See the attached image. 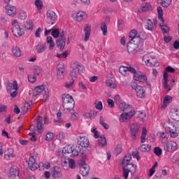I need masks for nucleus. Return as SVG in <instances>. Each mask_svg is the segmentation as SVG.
<instances>
[{
  "label": "nucleus",
  "instance_id": "9b49d317",
  "mask_svg": "<svg viewBox=\"0 0 179 179\" xmlns=\"http://www.w3.org/2000/svg\"><path fill=\"white\" fill-rule=\"evenodd\" d=\"M6 89L11 97H16L17 96V90L19 89L17 81L14 80L13 83H8Z\"/></svg>",
  "mask_w": 179,
  "mask_h": 179
},
{
  "label": "nucleus",
  "instance_id": "0e129e2a",
  "mask_svg": "<svg viewBox=\"0 0 179 179\" xmlns=\"http://www.w3.org/2000/svg\"><path fill=\"white\" fill-rule=\"evenodd\" d=\"M41 31H43V29H41V27H38L36 31H35V37L36 38H40V37H41Z\"/></svg>",
  "mask_w": 179,
  "mask_h": 179
},
{
  "label": "nucleus",
  "instance_id": "4468645a",
  "mask_svg": "<svg viewBox=\"0 0 179 179\" xmlns=\"http://www.w3.org/2000/svg\"><path fill=\"white\" fill-rule=\"evenodd\" d=\"M135 115V110L131 109L129 112L122 113L119 118L120 122H128Z\"/></svg>",
  "mask_w": 179,
  "mask_h": 179
},
{
  "label": "nucleus",
  "instance_id": "f3484780",
  "mask_svg": "<svg viewBox=\"0 0 179 179\" xmlns=\"http://www.w3.org/2000/svg\"><path fill=\"white\" fill-rule=\"evenodd\" d=\"M56 44L57 47L60 48V50H64L65 48V44H66V37L65 36L64 31H62L59 38L56 41Z\"/></svg>",
  "mask_w": 179,
  "mask_h": 179
},
{
  "label": "nucleus",
  "instance_id": "2f4dec72",
  "mask_svg": "<svg viewBox=\"0 0 179 179\" xmlns=\"http://www.w3.org/2000/svg\"><path fill=\"white\" fill-rule=\"evenodd\" d=\"M83 115L84 117H85V118L94 120V118H96V117L97 116V110H92L90 112H85Z\"/></svg>",
  "mask_w": 179,
  "mask_h": 179
},
{
  "label": "nucleus",
  "instance_id": "7ed1b4c3",
  "mask_svg": "<svg viewBox=\"0 0 179 179\" xmlns=\"http://www.w3.org/2000/svg\"><path fill=\"white\" fill-rule=\"evenodd\" d=\"M143 61L145 62L146 66H150L151 68H153V66L157 67L160 65L156 56L150 54L145 55L143 57Z\"/></svg>",
  "mask_w": 179,
  "mask_h": 179
},
{
  "label": "nucleus",
  "instance_id": "13d9d810",
  "mask_svg": "<svg viewBox=\"0 0 179 179\" xmlns=\"http://www.w3.org/2000/svg\"><path fill=\"white\" fill-rule=\"evenodd\" d=\"M52 36L55 38H58V37H59V36H61V34H59V30H58V29H52Z\"/></svg>",
  "mask_w": 179,
  "mask_h": 179
},
{
  "label": "nucleus",
  "instance_id": "72a5a7b5",
  "mask_svg": "<svg viewBox=\"0 0 179 179\" xmlns=\"http://www.w3.org/2000/svg\"><path fill=\"white\" fill-rule=\"evenodd\" d=\"M90 170V167L89 165H85V166H81L80 169V173L83 177H86V176L89 175V171Z\"/></svg>",
  "mask_w": 179,
  "mask_h": 179
},
{
  "label": "nucleus",
  "instance_id": "393cba45",
  "mask_svg": "<svg viewBox=\"0 0 179 179\" xmlns=\"http://www.w3.org/2000/svg\"><path fill=\"white\" fill-rule=\"evenodd\" d=\"M19 177V168L16 166H13L10 169V179H17Z\"/></svg>",
  "mask_w": 179,
  "mask_h": 179
},
{
  "label": "nucleus",
  "instance_id": "f8f14e48",
  "mask_svg": "<svg viewBox=\"0 0 179 179\" xmlns=\"http://www.w3.org/2000/svg\"><path fill=\"white\" fill-rule=\"evenodd\" d=\"M132 159V156H131L130 154L126 155L124 158L122 160V167L123 169H125L127 167V169H129L131 170V171H135L136 170V165L130 163L131 160Z\"/></svg>",
  "mask_w": 179,
  "mask_h": 179
},
{
  "label": "nucleus",
  "instance_id": "4be33fe9",
  "mask_svg": "<svg viewBox=\"0 0 179 179\" xmlns=\"http://www.w3.org/2000/svg\"><path fill=\"white\" fill-rule=\"evenodd\" d=\"M164 128L166 131H170L171 129H175V128H177V122L173 120H169L164 124Z\"/></svg>",
  "mask_w": 179,
  "mask_h": 179
},
{
  "label": "nucleus",
  "instance_id": "a18cd8bd",
  "mask_svg": "<svg viewBox=\"0 0 179 179\" xmlns=\"http://www.w3.org/2000/svg\"><path fill=\"white\" fill-rule=\"evenodd\" d=\"M141 152H149L150 150V145L148 144H143L139 147Z\"/></svg>",
  "mask_w": 179,
  "mask_h": 179
},
{
  "label": "nucleus",
  "instance_id": "49530a36",
  "mask_svg": "<svg viewBox=\"0 0 179 179\" xmlns=\"http://www.w3.org/2000/svg\"><path fill=\"white\" fill-rule=\"evenodd\" d=\"M55 136L54 135V133L49 131L45 135V141H47L48 142H51V141L54 139Z\"/></svg>",
  "mask_w": 179,
  "mask_h": 179
},
{
  "label": "nucleus",
  "instance_id": "3c124183",
  "mask_svg": "<svg viewBox=\"0 0 179 179\" xmlns=\"http://www.w3.org/2000/svg\"><path fill=\"white\" fill-rule=\"evenodd\" d=\"M36 51L38 54L44 52L45 51V45H38L36 46Z\"/></svg>",
  "mask_w": 179,
  "mask_h": 179
},
{
  "label": "nucleus",
  "instance_id": "dca6fc26",
  "mask_svg": "<svg viewBox=\"0 0 179 179\" xmlns=\"http://www.w3.org/2000/svg\"><path fill=\"white\" fill-rule=\"evenodd\" d=\"M164 149L166 152H176V150H178V145L177 143L171 141L164 144Z\"/></svg>",
  "mask_w": 179,
  "mask_h": 179
},
{
  "label": "nucleus",
  "instance_id": "680f3d73",
  "mask_svg": "<svg viewBox=\"0 0 179 179\" xmlns=\"http://www.w3.org/2000/svg\"><path fill=\"white\" fill-rule=\"evenodd\" d=\"M19 17L21 19V20H24L27 17V13L26 11H20L19 14Z\"/></svg>",
  "mask_w": 179,
  "mask_h": 179
},
{
  "label": "nucleus",
  "instance_id": "a878e982",
  "mask_svg": "<svg viewBox=\"0 0 179 179\" xmlns=\"http://www.w3.org/2000/svg\"><path fill=\"white\" fill-rule=\"evenodd\" d=\"M36 128L39 134L44 132V124H43V117L38 116L36 118Z\"/></svg>",
  "mask_w": 179,
  "mask_h": 179
},
{
  "label": "nucleus",
  "instance_id": "4d7b16f0",
  "mask_svg": "<svg viewBox=\"0 0 179 179\" xmlns=\"http://www.w3.org/2000/svg\"><path fill=\"white\" fill-rule=\"evenodd\" d=\"M57 72H60L62 73H65V66H64V64L61 63L59 64L57 66Z\"/></svg>",
  "mask_w": 179,
  "mask_h": 179
},
{
  "label": "nucleus",
  "instance_id": "79ce46f5",
  "mask_svg": "<svg viewBox=\"0 0 179 179\" xmlns=\"http://www.w3.org/2000/svg\"><path fill=\"white\" fill-rule=\"evenodd\" d=\"M106 85L110 89H117V84L114 83L111 80H106Z\"/></svg>",
  "mask_w": 179,
  "mask_h": 179
},
{
  "label": "nucleus",
  "instance_id": "6e6d98bb",
  "mask_svg": "<svg viewBox=\"0 0 179 179\" xmlns=\"http://www.w3.org/2000/svg\"><path fill=\"white\" fill-rule=\"evenodd\" d=\"M130 169H126V168H123V176L124 179H128V176L129 175V173L131 172Z\"/></svg>",
  "mask_w": 179,
  "mask_h": 179
},
{
  "label": "nucleus",
  "instance_id": "de8ad7c7",
  "mask_svg": "<svg viewBox=\"0 0 179 179\" xmlns=\"http://www.w3.org/2000/svg\"><path fill=\"white\" fill-rule=\"evenodd\" d=\"M153 22H152V20H148L145 24L146 30H150V31H152V30H153Z\"/></svg>",
  "mask_w": 179,
  "mask_h": 179
},
{
  "label": "nucleus",
  "instance_id": "9d476101",
  "mask_svg": "<svg viewBox=\"0 0 179 179\" xmlns=\"http://www.w3.org/2000/svg\"><path fill=\"white\" fill-rule=\"evenodd\" d=\"M157 13L158 19L162 22V24H159L162 31L163 33H169L170 31V28H169V26L164 24V18H163V9L162 7H157Z\"/></svg>",
  "mask_w": 179,
  "mask_h": 179
},
{
  "label": "nucleus",
  "instance_id": "cd10ccee",
  "mask_svg": "<svg viewBox=\"0 0 179 179\" xmlns=\"http://www.w3.org/2000/svg\"><path fill=\"white\" fill-rule=\"evenodd\" d=\"M84 41H89V39L90 38V33L92 31V26L89 24H86L84 26Z\"/></svg>",
  "mask_w": 179,
  "mask_h": 179
},
{
  "label": "nucleus",
  "instance_id": "e2e57ef3",
  "mask_svg": "<svg viewBox=\"0 0 179 179\" xmlns=\"http://www.w3.org/2000/svg\"><path fill=\"white\" fill-rule=\"evenodd\" d=\"M138 118H140L142 122H145V121H146V114H145V113L140 112L138 114Z\"/></svg>",
  "mask_w": 179,
  "mask_h": 179
},
{
  "label": "nucleus",
  "instance_id": "0eeeda50",
  "mask_svg": "<svg viewBox=\"0 0 179 179\" xmlns=\"http://www.w3.org/2000/svg\"><path fill=\"white\" fill-rule=\"evenodd\" d=\"M40 93L43 94V100L47 101V99L50 97V92L48 88L44 85H39L34 88V96H38Z\"/></svg>",
  "mask_w": 179,
  "mask_h": 179
},
{
  "label": "nucleus",
  "instance_id": "aec40b11",
  "mask_svg": "<svg viewBox=\"0 0 179 179\" xmlns=\"http://www.w3.org/2000/svg\"><path fill=\"white\" fill-rule=\"evenodd\" d=\"M73 18L76 22H82L87 19V14L85 11H79L76 14L73 15Z\"/></svg>",
  "mask_w": 179,
  "mask_h": 179
},
{
  "label": "nucleus",
  "instance_id": "774afa93",
  "mask_svg": "<svg viewBox=\"0 0 179 179\" xmlns=\"http://www.w3.org/2000/svg\"><path fill=\"white\" fill-rule=\"evenodd\" d=\"M95 108L101 111V110H103V103L101 101H98L95 106Z\"/></svg>",
  "mask_w": 179,
  "mask_h": 179
},
{
  "label": "nucleus",
  "instance_id": "6ab92c4d",
  "mask_svg": "<svg viewBox=\"0 0 179 179\" xmlns=\"http://www.w3.org/2000/svg\"><path fill=\"white\" fill-rule=\"evenodd\" d=\"M78 145L81 146V148H89V145H90V142L89 141V138L85 136H80L78 138Z\"/></svg>",
  "mask_w": 179,
  "mask_h": 179
},
{
  "label": "nucleus",
  "instance_id": "052dcab7",
  "mask_svg": "<svg viewBox=\"0 0 179 179\" xmlns=\"http://www.w3.org/2000/svg\"><path fill=\"white\" fill-rule=\"evenodd\" d=\"M36 80L37 78L35 75L31 74L28 76V80L30 82V83H34Z\"/></svg>",
  "mask_w": 179,
  "mask_h": 179
},
{
  "label": "nucleus",
  "instance_id": "c756f323",
  "mask_svg": "<svg viewBox=\"0 0 179 179\" xmlns=\"http://www.w3.org/2000/svg\"><path fill=\"white\" fill-rule=\"evenodd\" d=\"M6 12L8 16H13V15L16 14V7L10 4H8L6 6Z\"/></svg>",
  "mask_w": 179,
  "mask_h": 179
},
{
  "label": "nucleus",
  "instance_id": "5fc2aeb1",
  "mask_svg": "<svg viewBox=\"0 0 179 179\" xmlns=\"http://www.w3.org/2000/svg\"><path fill=\"white\" fill-rule=\"evenodd\" d=\"M35 6L37 8L38 10H41V9H43V1L36 0Z\"/></svg>",
  "mask_w": 179,
  "mask_h": 179
},
{
  "label": "nucleus",
  "instance_id": "7c9ffc66",
  "mask_svg": "<svg viewBox=\"0 0 179 179\" xmlns=\"http://www.w3.org/2000/svg\"><path fill=\"white\" fill-rule=\"evenodd\" d=\"M16 155L13 154V150L12 148H8L4 151V159L6 160H10L12 157H15Z\"/></svg>",
  "mask_w": 179,
  "mask_h": 179
},
{
  "label": "nucleus",
  "instance_id": "412c9836",
  "mask_svg": "<svg viewBox=\"0 0 179 179\" xmlns=\"http://www.w3.org/2000/svg\"><path fill=\"white\" fill-rule=\"evenodd\" d=\"M139 129H141V124L138 123H132L130 126V132L131 134V136L133 139L136 138V134L139 132Z\"/></svg>",
  "mask_w": 179,
  "mask_h": 179
},
{
  "label": "nucleus",
  "instance_id": "a211bd4d",
  "mask_svg": "<svg viewBox=\"0 0 179 179\" xmlns=\"http://www.w3.org/2000/svg\"><path fill=\"white\" fill-rule=\"evenodd\" d=\"M36 156H31L29 158L28 167L31 171H36L38 169V164L36 162Z\"/></svg>",
  "mask_w": 179,
  "mask_h": 179
},
{
  "label": "nucleus",
  "instance_id": "58836bf2",
  "mask_svg": "<svg viewBox=\"0 0 179 179\" xmlns=\"http://www.w3.org/2000/svg\"><path fill=\"white\" fill-rule=\"evenodd\" d=\"M47 44H49V50H54V47H55V43L52 41V37L48 36L46 38Z\"/></svg>",
  "mask_w": 179,
  "mask_h": 179
},
{
  "label": "nucleus",
  "instance_id": "69168bd1",
  "mask_svg": "<svg viewBox=\"0 0 179 179\" xmlns=\"http://www.w3.org/2000/svg\"><path fill=\"white\" fill-rule=\"evenodd\" d=\"M154 153H155L157 156H162V149L159 147H155L154 149Z\"/></svg>",
  "mask_w": 179,
  "mask_h": 179
},
{
  "label": "nucleus",
  "instance_id": "f03ea898",
  "mask_svg": "<svg viewBox=\"0 0 179 179\" xmlns=\"http://www.w3.org/2000/svg\"><path fill=\"white\" fill-rule=\"evenodd\" d=\"M62 100L63 102V108L66 110V111L73 110V107H75V101L72 96L68 94H64L62 96Z\"/></svg>",
  "mask_w": 179,
  "mask_h": 179
},
{
  "label": "nucleus",
  "instance_id": "c85d7f7f",
  "mask_svg": "<svg viewBox=\"0 0 179 179\" xmlns=\"http://www.w3.org/2000/svg\"><path fill=\"white\" fill-rule=\"evenodd\" d=\"M170 115L173 121H179V109L177 108H172Z\"/></svg>",
  "mask_w": 179,
  "mask_h": 179
},
{
  "label": "nucleus",
  "instance_id": "39448f33",
  "mask_svg": "<svg viewBox=\"0 0 179 179\" xmlns=\"http://www.w3.org/2000/svg\"><path fill=\"white\" fill-rule=\"evenodd\" d=\"M13 26L12 33L15 37H22L24 34V29L20 27V23L17 20L11 22Z\"/></svg>",
  "mask_w": 179,
  "mask_h": 179
},
{
  "label": "nucleus",
  "instance_id": "09e8293b",
  "mask_svg": "<svg viewBox=\"0 0 179 179\" xmlns=\"http://www.w3.org/2000/svg\"><path fill=\"white\" fill-rule=\"evenodd\" d=\"M24 27L27 30H33V21L28 20L24 23Z\"/></svg>",
  "mask_w": 179,
  "mask_h": 179
},
{
  "label": "nucleus",
  "instance_id": "c03bdc74",
  "mask_svg": "<svg viewBox=\"0 0 179 179\" xmlns=\"http://www.w3.org/2000/svg\"><path fill=\"white\" fill-rule=\"evenodd\" d=\"M152 10V6L149 3H146L145 5L142 6L141 8V12H148V10Z\"/></svg>",
  "mask_w": 179,
  "mask_h": 179
},
{
  "label": "nucleus",
  "instance_id": "bb28decb",
  "mask_svg": "<svg viewBox=\"0 0 179 179\" xmlns=\"http://www.w3.org/2000/svg\"><path fill=\"white\" fill-rule=\"evenodd\" d=\"M53 178H61L62 177V169L59 166H55L52 171Z\"/></svg>",
  "mask_w": 179,
  "mask_h": 179
},
{
  "label": "nucleus",
  "instance_id": "423d86ee",
  "mask_svg": "<svg viewBox=\"0 0 179 179\" xmlns=\"http://www.w3.org/2000/svg\"><path fill=\"white\" fill-rule=\"evenodd\" d=\"M62 156L64 155H69L72 154V156H79V153H80V148L75 147L73 145H68L63 148L62 149Z\"/></svg>",
  "mask_w": 179,
  "mask_h": 179
},
{
  "label": "nucleus",
  "instance_id": "ddd939ff",
  "mask_svg": "<svg viewBox=\"0 0 179 179\" xmlns=\"http://www.w3.org/2000/svg\"><path fill=\"white\" fill-rule=\"evenodd\" d=\"M143 45V43H137L136 42H133V41H129L127 43V51L129 52V54L134 55V54H136V52H138V50H136V48H138V47Z\"/></svg>",
  "mask_w": 179,
  "mask_h": 179
},
{
  "label": "nucleus",
  "instance_id": "f704fd0d",
  "mask_svg": "<svg viewBox=\"0 0 179 179\" xmlns=\"http://www.w3.org/2000/svg\"><path fill=\"white\" fill-rule=\"evenodd\" d=\"M171 101H173V97H171V96L170 95H166L164 99L162 108H166V107H167V105L170 104Z\"/></svg>",
  "mask_w": 179,
  "mask_h": 179
},
{
  "label": "nucleus",
  "instance_id": "f257e3e1",
  "mask_svg": "<svg viewBox=\"0 0 179 179\" xmlns=\"http://www.w3.org/2000/svg\"><path fill=\"white\" fill-rule=\"evenodd\" d=\"M71 69L70 76L71 78V80L65 83V87L66 89H71L72 86H73L75 80H76V79H79V78H80V75H82L85 71V66L78 62L71 63Z\"/></svg>",
  "mask_w": 179,
  "mask_h": 179
},
{
  "label": "nucleus",
  "instance_id": "20e7f679",
  "mask_svg": "<svg viewBox=\"0 0 179 179\" xmlns=\"http://www.w3.org/2000/svg\"><path fill=\"white\" fill-rule=\"evenodd\" d=\"M175 71L176 69H174V68L169 66L166 68V71L164 72L162 86L165 90H167V92H170L171 90V87L169 85V73H167V72L173 73Z\"/></svg>",
  "mask_w": 179,
  "mask_h": 179
},
{
  "label": "nucleus",
  "instance_id": "338daca9",
  "mask_svg": "<svg viewBox=\"0 0 179 179\" xmlns=\"http://www.w3.org/2000/svg\"><path fill=\"white\" fill-rule=\"evenodd\" d=\"M41 72H43V69H41L40 66H36L34 67V73H35V75L38 76L41 73Z\"/></svg>",
  "mask_w": 179,
  "mask_h": 179
},
{
  "label": "nucleus",
  "instance_id": "603ef678",
  "mask_svg": "<svg viewBox=\"0 0 179 179\" xmlns=\"http://www.w3.org/2000/svg\"><path fill=\"white\" fill-rule=\"evenodd\" d=\"M68 162L69 169L73 170V169L76 168V163L75 162V160H73V159H69Z\"/></svg>",
  "mask_w": 179,
  "mask_h": 179
},
{
  "label": "nucleus",
  "instance_id": "c9c22d12",
  "mask_svg": "<svg viewBox=\"0 0 179 179\" xmlns=\"http://www.w3.org/2000/svg\"><path fill=\"white\" fill-rule=\"evenodd\" d=\"M98 145L100 148H104V146H107V140L106 139V136H101L99 138Z\"/></svg>",
  "mask_w": 179,
  "mask_h": 179
},
{
  "label": "nucleus",
  "instance_id": "37998d69",
  "mask_svg": "<svg viewBox=\"0 0 179 179\" xmlns=\"http://www.w3.org/2000/svg\"><path fill=\"white\" fill-rule=\"evenodd\" d=\"M169 132L170 134L171 138H177V136H178L179 135V131L177 129V127L170 130Z\"/></svg>",
  "mask_w": 179,
  "mask_h": 179
},
{
  "label": "nucleus",
  "instance_id": "bf43d9fd",
  "mask_svg": "<svg viewBox=\"0 0 179 179\" xmlns=\"http://www.w3.org/2000/svg\"><path fill=\"white\" fill-rule=\"evenodd\" d=\"M121 152H122V145H121V144H119L115 148V153L116 155H120Z\"/></svg>",
  "mask_w": 179,
  "mask_h": 179
},
{
  "label": "nucleus",
  "instance_id": "5701e85b",
  "mask_svg": "<svg viewBox=\"0 0 179 179\" xmlns=\"http://www.w3.org/2000/svg\"><path fill=\"white\" fill-rule=\"evenodd\" d=\"M119 72L121 75H123V76H127V75H128V72H131V73L135 72V68L132 66L127 67L122 66L119 68Z\"/></svg>",
  "mask_w": 179,
  "mask_h": 179
},
{
  "label": "nucleus",
  "instance_id": "2eb2a0df",
  "mask_svg": "<svg viewBox=\"0 0 179 179\" xmlns=\"http://www.w3.org/2000/svg\"><path fill=\"white\" fill-rule=\"evenodd\" d=\"M132 73H134V80H136V82L145 83L148 81V76H146V74L141 71H136V69H135V72H133Z\"/></svg>",
  "mask_w": 179,
  "mask_h": 179
},
{
  "label": "nucleus",
  "instance_id": "6e6552de",
  "mask_svg": "<svg viewBox=\"0 0 179 179\" xmlns=\"http://www.w3.org/2000/svg\"><path fill=\"white\" fill-rule=\"evenodd\" d=\"M131 88L135 90L136 96L138 99L146 97V87L138 85L136 83L131 85Z\"/></svg>",
  "mask_w": 179,
  "mask_h": 179
},
{
  "label": "nucleus",
  "instance_id": "a19ab883",
  "mask_svg": "<svg viewBox=\"0 0 179 179\" xmlns=\"http://www.w3.org/2000/svg\"><path fill=\"white\" fill-rule=\"evenodd\" d=\"M148 134V130L146 127H143L142 134L141 136V143H145L146 142V134Z\"/></svg>",
  "mask_w": 179,
  "mask_h": 179
},
{
  "label": "nucleus",
  "instance_id": "473e14b6",
  "mask_svg": "<svg viewBox=\"0 0 179 179\" xmlns=\"http://www.w3.org/2000/svg\"><path fill=\"white\" fill-rule=\"evenodd\" d=\"M119 107L122 111H131L132 109V106L129 104H127L125 102H122L120 103Z\"/></svg>",
  "mask_w": 179,
  "mask_h": 179
},
{
  "label": "nucleus",
  "instance_id": "1a4fd4ad",
  "mask_svg": "<svg viewBox=\"0 0 179 179\" xmlns=\"http://www.w3.org/2000/svg\"><path fill=\"white\" fill-rule=\"evenodd\" d=\"M145 37L142 36V33L138 35V31L135 29H132L129 35V41H133L134 43H143Z\"/></svg>",
  "mask_w": 179,
  "mask_h": 179
},
{
  "label": "nucleus",
  "instance_id": "ea45409f",
  "mask_svg": "<svg viewBox=\"0 0 179 179\" xmlns=\"http://www.w3.org/2000/svg\"><path fill=\"white\" fill-rule=\"evenodd\" d=\"M62 166L64 170H69V162L66 159H64V155L62 156Z\"/></svg>",
  "mask_w": 179,
  "mask_h": 179
},
{
  "label": "nucleus",
  "instance_id": "8fccbe9b",
  "mask_svg": "<svg viewBox=\"0 0 179 179\" xmlns=\"http://www.w3.org/2000/svg\"><path fill=\"white\" fill-rule=\"evenodd\" d=\"M101 30L103 33V36H107L108 29H107V24H106V22H103L101 24Z\"/></svg>",
  "mask_w": 179,
  "mask_h": 179
},
{
  "label": "nucleus",
  "instance_id": "b1692460",
  "mask_svg": "<svg viewBox=\"0 0 179 179\" xmlns=\"http://www.w3.org/2000/svg\"><path fill=\"white\" fill-rule=\"evenodd\" d=\"M47 20L49 22L50 24H54V22H55V20H57V14L55 13V12L49 10L47 12Z\"/></svg>",
  "mask_w": 179,
  "mask_h": 179
},
{
  "label": "nucleus",
  "instance_id": "e433bc0d",
  "mask_svg": "<svg viewBox=\"0 0 179 179\" xmlns=\"http://www.w3.org/2000/svg\"><path fill=\"white\" fill-rule=\"evenodd\" d=\"M51 167V163L50 162H40L38 164V169L39 170H44L45 169L46 170H48Z\"/></svg>",
  "mask_w": 179,
  "mask_h": 179
},
{
  "label": "nucleus",
  "instance_id": "4c0bfd02",
  "mask_svg": "<svg viewBox=\"0 0 179 179\" xmlns=\"http://www.w3.org/2000/svg\"><path fill=\"white\" fill-rule=\"evenodd\" d=\"M12 54H13L15 57H21L22 52L20 51V48L17 46H13L12 48Z\"/></svg>",
  "mask_w": 179,
  "mask_h": 179
},
{
  "label": "nucleus",
  "instance_id": "864d4df0",
  "mask_svg": "<svg viewBox=\"0 0 179 179\" xmlns=\"http://www.w3.org/2000/svg\"><path fill=\"white\" fill-rule=\"evenodd\" d=\"M161 5L163 8H169L171 5V0H162Z\"/></svg>",
  "mask_w": 179,
  "mask_h": 179
}]
</instances>
